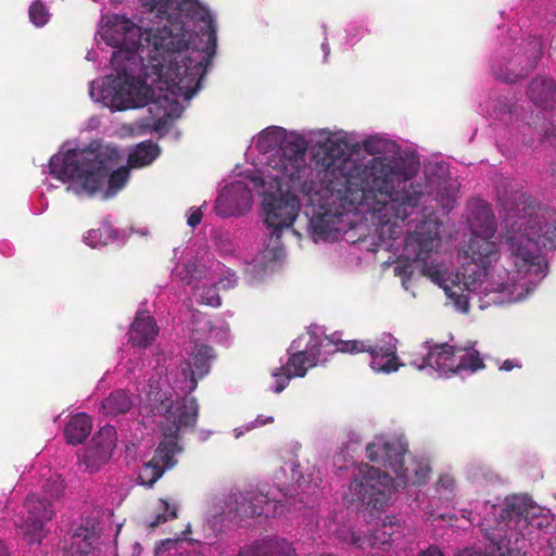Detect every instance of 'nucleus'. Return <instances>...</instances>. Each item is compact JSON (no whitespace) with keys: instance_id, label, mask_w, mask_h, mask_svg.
<instances>
[{"instance_id":"nucleus-45","label":"nucleus","mask_w":556,"mask_h":556,"mask_svg":"<svg viewBox=\"0 0 556 556\" xmlns=\"http://www.w3.org/2000/svg\"><path fill=\"white\" fill-rule=\"evenodd\" d=\"M454 485H455V481L450 475L441 476L437 482L438 490H444L450 493L453 491Z\"/></svg>"},{"instance_id":"nucleus-53","label":"nucleus","mask_w":556,"mask_h":556,"mask_svg":"<svg viewBox=\"0 0 556 556\" xmlns=\"http://www.w3.org/2000/svg\"><path fill=\"white\" fill-rule=\"evenodd\" d=\"M274 418L273 417H268V418H262V416H258L256 421L260 424V425H266L267 422H273Z\"/></svg>"},{"instance_id":"nucleus-50","label":"nucleus","mask_w":556,"mask_h":556,"mask_svg":"<svg viewBox=\"0 0 556 556\" xmlns=\"http://www.w3.org/2000/svg\"><path fill=\"white\" fill-rule=\"evenodd\" d=\"M456 305L464 312H467L468 311V307H469V303H468V300H467V296L465 295H459L456 300Z\"/></svg>"},{"instance_id":"nucleus-48","label":"nucleus","mask_w":556,"mask_h":556,"mask_svg":"<svg viewBox=\"0 0 556 556\" xmlns=\"http://www.w3.org/2000/svg\"><path fill=\"white\" fill-rule=\"evenodd\" d=\"M534 66H535V61L531 62V64H529V66L525 71L515 75L514 78L507 77V78H505V80L508 83H515V81H517V79L523 78L525 76H527L534 68Z\"/></svg>"},{"instance_id":"nucleus-32","label":"nucleus","mask_w":556,"mask_h":556,"mask_svg":"<svg viewBox=\"0 0 556 556\" xmlns=\"http://www.w3.org/2000/svg\"><path fill=\"white\" fill-rule=\"evenodd\" d=\"M111 456L112 453L108 452V447L103 450L89 444L83 455V462L87 469L94 471L108 463Z\"/></svg>"},{"instance_id":"nucleus-11","label":"nucleus","mask_w":556,"mask_h":556,"mask_svg":"<svg viewBox=\"0 0 556 556\" xmlns=\"http://www.w3.org/2000/svg\"><path fill=\"white\" fill-rule=\"evenodd\" d=\"M440 224L431 218L422 219L413 232L405 238L403 254L414 262H422V274L432 281L441 280L442 275L435 267L428 266L426 261L440 242Z\"/></svg>"},{"instance_id":"nucleus-13","label":"nucleus","mask_w":556,"mask_h":556,"mask_svg":"<svg viewBox=\"0 0 556 556\" xmlns=\"http://www.w3.org/2000/svg\"><path fill=\"white\" fill-rule=\"evenodd\" d=\"M25 509L26 515L17 527L29 545L40 544L46 536L45 525L54 515L51 501L31 494L26 498Z\"/></svg>"},{"instance_id":"nucleus-33","label":"nucleus","mask_w":556,"mask_h":556,"mask_svg":"<svg viewBox=\"0 0 556 556\" xmlns=\"http://www.w3.org/2000/svg\"><path fill=\"white\" fill-rule=\"evenodd\" d=\"M117 434L113 426L106 425L94 433L91 439L90 445L98 446L100 448L108 447V452L113 453L116 446Z\"/></svg>"},{"instance_id":"nucleus-7","label":"nucleus","mask_w":556,"mask_h":556,"mask_svg":"<svg viewBox=\"0 0 556 556\" xmlns=\"http://www.w3.org/2000/svg\"><path fill=\"white\" fill-rule=\"evenodd\" d=\"M392 477L378 468L362 464L349 484L344 501L357 509L382 510L389 501Z\"/></svg>"},{"instance_id":"nucleus-46","label":"nucleus","mask_w":556,"mask_h":556,"mask_svg":"<svg viewBox=\"0 0 556 556\" xmlns=\"http://www.w3.org/2000/svg\"><path fill=\"white\" fill-rule=\"evenodd\" d=\"M202 212L201 208H191L188 215V225L192 228H195L202 220Z\"/></svg>"},{"instance_id":"nucleus-40","label":"nucleus","mask_w":556,"mask_h":556,"mask_svg":"<svg viewBox=\"0 0 556 556\" xmlns=\"http://www.w3.org/2000/svg\"><path fill=\"white\" fill-rule=\"evenodd\" d=\"M173 2L174 0H146V5L149 7L151 12L156 11L157 16L161 17L163 24H166L168 18L180 21L179 17H174V15L168 13Z\"/></svg>"},{"instance_id":"nucleus-24","label":"nucleus","mask_w":556,"mask_h":556,"mask_svg":"<svg viewBox=\"0 0 556 556\" xmlns=\"http://www.w3.org/2000/svg\"><path fill=\"white\" fill-rule=\"evenodd\" d=\"M99 533L92 523L91 527H77L72 534V556H101V549L96 545Z\"/></svg>"},{"instance_id":"nucleus-43","label":"nucleus","mask_w":556,"mask_h":556,"mask_svg":"<svg viewBox=\"0 0 556 556\" xmlns=\"http://www.w3.org/2000/svg\"><path fill=\"white\" fill-rule=\"evenodd\" d=\"M273 375L276 378V393H280L288 386L290 379L293 377L291 372H289L288 370H280V368H278V370Z\"/></svg>"},{"instance_id":"nucleus-31","label":"nucleus","mask_w":556,"mask_h":556,"mask_svg":"<svg viewBox=\"0 0 556 556\" xmlns=\"http://www.w3.org/2000/svg\"><path fill=\"white\" fill-rule=\"evenodd\" d=\"M248 500H250L249 509L241 508V511L248 517L268 516L271 502L268 496L262 492L248 491Z\"/></svg>"},{"instance_id":"nucleus-18","label":"nucleus","mask_w":556,"mask_h":556,"mask_svg":"<svg viewBox=\"0 0 556 556\" xmlns=\"http://www.w3.org/2000/svg\"><path fill=\"white\" fill-rule=\"evenodd\" d=\"M396 340L387 336L376 342L369 340L367 352L370 355V367L377 372L390 374L396 371L402 364L396 355Z\"/></svg>"},{"instance_id":"nucleus-16","label":"nucleus","mask_w":556,"mask_h":556,"mask_svg":"<svg viewBox=\"0 0 556 556\" xmlns=\"http://www.w3.org/2000/svg\"><path fill=\"white\" fill-rule=\"evenodd\" d=\"M280 150L279 163H276L275 167L280 164L281 178H287L293 188H299L302 191L303 185H308L303 178L306 177L307 173H312V169L306 166V147L304 142L286 140Z\"/></svg>"},{"instance_id":"nucleus-44","label":"nucleus","mask_w":556,"mask_h":556,"mask_svg":"<svg viewBox=\"0 0 556 556\" xmlns=\"http://www.w3.org/2000/svg\"><path fill=\"white\" fill-rule=\"evenodd\" d=\"M542 244L544 248L553 250L556 249V222L548 226L542 236Z\"/></svg>"},{"instance_id":"nucleus-39","label":"nucleus","mask_w":556,"mask_h":556,"mask_svg":"<svg viewBox=\"0 0 556 556\" xmlns=\"http://www.w3.org/2000/svg\"><path fill=\"white\" fill-rule=\"evenodd\" d=\"M28 15L30 22L38 27L46 25L50 16L46 5L41 0H36L30 4Z\"/></svg>"},{"instance_id":"nucleus-17","label":"nucleus","mask_w":556,"mask_h":556,"mask_svg":"<svg viewBox=\"0 0 556 556\" xmlns=\"http://www.w3.org/2000/svg\"><path fill=\"white\" fill-rule=\"evenodd\" d=\"M192 365L186 362L181 369L182 380L180 390L185 393L184 397H190L198 387L199 380L203 379L211 370V362L216 358L214 349L207 344L195 343L191 352Z\"/></svg>"},{"instance_id":"nucleus-49","label":"nucleus","mask_w":556,"mask_h":556,"mask_svg":"<svg viewBox=\"0 0 556 556\" xmlns=\"http://www.w3.org/2000/svg\"><path fill=\"white\" fill-rule=\"evenodd\" d=\"M376 143V140L372 138L364 140V148L367 152L370 154H376L379 152V149H377L374 144Z\"/></svg>"},{"instance_id":"nucleus-55","label":"nucleus","mask_w":556,"mask_h":556,"mask_svg":"<svg viewBox=\"0 0 556 556\" xmlns=\"http://www.w3.org/2000/svg\"><path fill=\"white\" fill-rule=\"evenodd\" d=\"M0 556H9L7 546L0 542Z\"/></svg>"},{"instance_id":"nucleus-47","label":"nucleus","mask_w":556,"mask_h":556,"mask_svg":"<svg viewBox=\"0 0 556 556\" xmlns=\"http://www.w3.org/2000/svg\"><path fill=\"white\" fill-rule=\"evenodd\" d=\"M510 286L506 282H498L496 285L494 283H488L483 291L488 292H496V293H504L505 291H508Z\"/></svg>"},{"instance_id":"nucleus-1","label":"nucleus","mask_w":556,"mask_h":556,"mask_svg":"<svg viewBox=\"0 0 556 556\" xmlns=\"http://www.w3.org/2000/svg\"><path fill=\"white\" fill-rule=\"evenodd\" d=\"M319 182L304 184L305 214L315 240H338L356 226V212L371 213L386 247L402 233V224L417 210L424 192L408 182L417 166L375 157L361 169L343 141H327L316 153Z\"/></svg>"},{"instance_id":"nucleus-9","label":"nucleus","mask_w":556,"mask_h":556,"mask_svg":"<svg viewBox=\"0 0 556 556\" xmlns=\"http://www.w3.org/2000/svg\"><path fill=\"white\" fill-rule=\"evenodd\" d=\"M493 238L470 236L460 252L463 281L468 291L477 292L482 287L490 266L500 258V248Z\"/></svg>"},{"instance_id":"nucleus-41","label":"nucleus","mask_w":556,"mask_h":556,"mask_svg":"<svg viewBox=\"0 0 556 556\" xmlns=\"http://www.w3.org/2000/svg\"><path fill=\"white\" fill-rule=\"evenodd\" d=\"M247 497L248 491L245 493L232 494L231 498H233V502L229 508V511L233 513L235 516L241 519L249 518L248 516H245V514L241 511V508H245V510L249 509L250 500H248Z\"/></svg>"},{"instance_id":"nucleus-10","label":"nucleus","mask_w":556,"mask_h":556,"mask_svg":"<svg viewBox=\"0 0 556 556\" xmlns=\"http://www.w3.org/2000/svg\"><path fill=\"white\" fill-rule=\"evenodd\" d=\"M480 353L473 348H457L447 343L434 344L418 369L430 367L442 374H459L462 371L476 372L484 368Z\"/></svg>"},{"instance_id":"nucleus-34","label":"nucleus","mask_w":556,"mask_h":556,"mask_svg":"<svg viewBox=\"0 0 556 556\" xmlns=\"http://www.w3.org/2000/svg\"><path fill=\"white\" fill-rule=\"evenodd\" d=\"M413 475L407 467H403V473L405 476H396L397 479L402 480L405 484L424 485L428 481L430 467L424 464H415L413 468Z\"/></svg>"},{"instance_id":"nucleus-6","label":"nucleus","mask_w":556,"mask_h":556,"mask_svg":"<svg viewBox=\"0 0 556 556\" xmlns=\"http://www.w3.org/2000/svg\"><path fill=\"white\" fill-rule=\"evenodd\" d=\"M525 218L522 216L519 220L511 222L513 216L506 217L505 223L509 229L505 236V243L518 274L535 275L541 278L547 264L539 253L536 232L532 227H528L530 220L523 222Z\"/></svg>"},{"instance_id":"nucleus-28","label":"nucleus","mask_w":556,"mask_h":556,"mask_svg":"<svg viewBox=\"0 0 556 556\" xmlns=\"http://www.w3.org/2000/svg\"><path fill=\"white\" fill-rule=\"evenodd\" d=\"M134 405L131 394L124 390L118 389L112 391L101 404L103 414L111 417L126 414L130 410Z\"/></svg>"},{"instance_id":"nucleus-23","label":"nucleus","mask_w":556,"mask_h":556,"mask_svg":"<svg viewBox=\"0 0 556 556\" xmlns=\"http://www.w3.org/2000/svg\"><path fill=\"white\" fill-rule=\"evenodd\" d=\"M159 333L154 318L144 312L136 314L128 331V342L136 348L146 349L151 345Z\"/></svg>"},{"instance_id":"nucleus-30","label":"nucleus","mask_w":556,"mask_h":556,"mask_svg":"<svg viewBox=\"0 0 556 556\" xmlns=\"http://www.w3.org/2000/svg\"><path fill=\"white\" fill-rule=\"evenodd\" d=\"M316 366L315 356L308 355L306 351L296 352L290 355L287 364L280 370H288L293 377H304L308 368Z\"/></svg>"},{"instance_id":"nucleus-38","label":"nucleus","mask_w":556,"mask_h":556,"mask_svg":"<svg viewBox=\"0 0 556 556\" xmlns=\"http://www.w3.org/2000/svg\"><path fill=\"white\" fill-rule=\"evenodd\" d=\"M160 509H162V511L159 513L155 519L150 522V528L152 529L177 517L178 506L176 503H170L168 500L160 498Z\"/></svg>"},{"instance_id":"nucleus-19","label":"nucleus","mask_w":556,"mask_h":556,"mask_svg":"<svg viewBox=\"0 0 556 556\" xmlns=\"http://www.w3.org/2000/svg\"><path fill=\"white\" fill-rule=\"evenodd\" d=\"M396 532L393 531L392 523L383 522L381 526L372 530L370 534L363 532L350 531L345 541H349L352 545L359 549L377 548L387 551L391 547L395 540Z\"/></svg>"},{"instance_id":"nucleus-37","label":"nucleus","mask_w":556,"mask_h":556,"mask_svg":"<svg viewBox=\"0 0 556 556\" xmlns=\"http://www.w3.org/2000/svg\"><path fill=\"white\" fill-rule=\"evenodd\" d=\"M164 472L165 470L151 459L142 466L138 480L141 484L151 488L164 475Z\"/></svg>"},{"instance_id":"nucleus-57","label":"nucleus","mask_w":556,"mask_h":556,"mask_svg":"<svg viewBox=\"0 0 556 556\" xmlns=\"http://www.w3.org/2000/svg\"><path fill=\"white\" fill-rule=\"evenodd\" d=\"M185 282H186V285H191L192 278L191 277L185 278Z\"/></svg>"},{"instance_id":"nucleus-3","label":"nucleus","mask_w":556,"mask_h":556,"mask_svg":"<svg viewBox=\"0 0 556 556\" xmlns=\"http://www.w3.org/2000/svg\"><path fill=\"white\" fill-rule=\"evenodd\" d=\"M114 151L71 149L65 154H54L49 161L50 174L63 182L78 185L89 195L96 194L108 179L109 191H119L129 178L128 167L112 172Z\"/></svg>"},{"instance_id":"nucleus-20","label":"nucleus","mask_w":556,"mask_h":556,"mask_svg":"<svg viewBox=\"0 0 556 556\" xmlns=\"http://www.w3.org/2000/svg\"><path fill=\"white\" fill-rule=\"evenodd\" d=\"M529 505V496L514 495L506 498L504 507L501 508L497 525L503 529L508 528L522 532L528 528V521L525 519V513Z\"/></svg>"},{"instance_id":"nucleus-14","label":"nucleus","mask_w":556,"mask_h":556,"mask_svg":"<svg viewBox=\"0 0 556 556\" xmlns=\"http://www.w3.org/2000/svg\"><path fill=\"white\" fill-rule=\"evenodd\" d=\"M367 457L375 463H379L386 468H390L395 476H405L403 473L404 458L408 452L407 441L403 437L376 438L366 447Z\"/></svg>"},{"instance_id":"nucleus-12","label":"nucleus","mask_w":556,"mask_h":556,"mask_svg":"<svg viewBox=\"0 0 556 556\" xmlns=\"http://www.w3.org/2000/svg\"><path fill=\"white\" fill-rule=\"evenodd\" d=\"M265 224L270 229V237L280 239L282 230L290 228L300 212V201L296 195L287 192L280 194L266 193L263 198Z\"/></svg>"},{"instance_id":"nucleus-27","label":"nucleus","mask_w":556,"mask_h":556,"mask_svg":"<svg viewBox=\"0 0 556 556\" xmlns=\"http://www.w3.org/2000/svg\"><path fill=\"white\" fill-rule=\"evenodd\" d=\"M92 420L89 415L79 413L71 417L64 428V437L68 444H81L90 434Z\"/></svg>"},{"instance_id":"nucleus-4","label":"nucleus","mask_w":556,"mask_h":556,"mask_svg":"<svg viewBox=\"0 0 556 556\" xmlns=\"http://www.w3.org/2000/svg\"><path fill=\"white\" fill-rule=\"evenodd\" d=\"M178 13L173 14L179 17L184 25L186 46L173 54L179 55V65L184 62L181 59L191 60L192 64H199V70L194 75H186L185 83L178 90L189 89L198 75L207 66L211 59L215 55L217 46L216 26L211 12L198 0H181L178 3Z\"/></svg>"},{"instance_id":"nucleus-56","label":"nucleus","mask_w":556,"mask_h":556,"mask_svg":"<svg viewBox=\"0 0 556 556\" xmlns=\"http://www.w3.org/2000/svg\"><path fill=\"white\" fill-rule=\"evenodd\" d=\"M539 46H540V45H539L538 42H535V43L533 45V49H534V52H535V56H534V59H535V60H536V59H539V58L541 56V49H539V48H538Z\"/></svg>"},{"instance_id":"nucleus-2","label":"nucleus","mask_w":556,"mask_h":556,"mask_svg":"<svg viewBox=\"0 0 556 556\" xmlns=\"http://www.w3.org/2000/svg\"><path fill=\"white\" fill-rule=\"evenodd\" d=\"M184 30L178 20L168 18L166 24L156 29H143L128 17L115 14L109 17L103 27L102 38L117 49L113 52L112 65L119 62L140 63L147 77L156 76L173 87H180L186 75L197 74L200 65H193L188 59H181L184 64L179 65V55L173 54L186 46Z\"/></svg>"},{"instance_id":"nucleus-26","label":"nucleus","mask_w":556,"mask_h":556,"mask_svg":"<svg viewBox=\"0 0 556 556\" xmlns=\"http://www.w3.org/2000/svg\"><path fill=\"white\" fill-rule=\"evenodd\" d=\"M528 94L536 106L547 109L556 102V84L551 78L536 77L531 81Z\"/></svg>"},{"instance_id":"nucleus-22","label":"nucleus","mask_w":556,"mask_h":556,"mask_svg":"<svg viewBox=\"0 0 556 556\" xmlns=\"http://www.w3.org/2000/svg\"><path fill=\"white\" fill-rule=\"evenodd\" d=\"M471 236L494 237L496 222L490 205L483 200L471 202L468 213Z\"/></svg>"},{"instance_id":"nucleus-5","label":"nucleus","mask_w":556,"mask_h":556,"mask_svg":"<svg viewBox=\"0 0 556 556\" xmlns=\"http://www.w3.org/2000/svg\"><path fill=\"white\" fill-rule=\"evenodd\" d=\"M155 415L165 419L160 422L163 440L159 443L152 460L164 470L175 466V456L181 451L178 443L182 428H192L197 424L199 405L195 397H180L176 402L165 397L154 407Z\"/></svg>"},{"instance_id":"nucleus-36","label":"nucleus","mask_w":556,"mask_h":556,"mask_svg":"<svg viewBox=\"0 0 556 556\" xmlns=\"http://www.w3.org/2000/svg\"><path fill=\"white\" fill-rule=\"evenodd\" d=\"M228 286H231L230 279H220L217 282V285L203 287L201 295H200L201 303L208 305V306H213V307L219 306L222 304V300L218 294V290L222 288H226Z\"/></svg>"},{"instance_id":"nucleus-42","label":"nucleus","mask_w":556,"mask_h":556,"mask_svg":"<svg viewBox=\"0 0 556 556\" xmlns=\"http://www.w3.org/2000/svg\"><path fill=\"white\" fill-rule=\"evenodd\" d=\"M541 507L535 505L533 503V501L529 497V505L527 507V511L525 513V519L528 521V527L529 526H536V527H541V523L538 522L536 525H534L535 520L540 517L541 515Z\"/></svg>"},{"instance_id":"nucleus-54","label":"nucleus","mask_w":556,"mask_h":556,"mask_svg":"<svg viewBox=\"0 0 556 556\" xmlns=\"http://www.w3.org/2000/svg\"><path fill=\"white\" fill-rule=\"evenodd\" d=\"M62 493V484L61 483H58L56 484V489H55V493L54 494H51V497H55L58 498L60 496V494Z\"/></svg>"},{"instance_id":"nucleus-51","label":"nucleus","mask_w":556,"mask_h":556,"mask_svg":"<svg viewBox=\"0 0 556 556\" xmlns=\"http://www.w3.org/2000/svg\"><path fill=\"white\" fill-rule=\"evenodd\" d=\"M521 367V365L515 363L514 361H510V359H506L502 366L500 367L501 370H505V371H509L514 368H519Z\"/></svg>"},{"instance_id":"nucleus-21","label":"nucleus","mask_w":556,"mask_h":556,"mask_svg":"<svg viewBox=\"0 0 556 556\" xmlns=\"http://www.w3.org/2000/svg\"><path fill=\"white\" fill-rule=\"evenodd\" d=\"M181 111V105L174 93L159 97V99L149 106V112L154 118L152 125L153 130L155 132L165 131L169 125L180 116Z\"/></svg>"},{"instance_id":"nucleus-8","label":"nucleus","mask_w":556,"mask_h":556,"mask_svg":"<svg viewBox=\"0 0 556 556\" xmlns=\"http://www.w3.org/2000/svg\"><path fill=\"white\" fill-rule=\"evenodd\" d=\"M134 63L119 62L113 65L116 77L102 86L101 98L112 111H126L146 105L148 85L134 75Z\"/></svg>"},{"instance_id":"nucleus-15","label":"nucleus","mask_w":556,"mask_h":556,"mask_svg":"<svg viewBox=\"0 0 556 556\" xmlns=\"http://www.w3.org/2000/svg\"><path fill=\"white\" fill-rule=\"evenodd\" d=\"M280 150L279 163H276L275 167L280 164L281 178H287L293 188H299L302 191L303 185H308L303 178L306 177L307 173H312V169L306 166V147L304 142L286 140Z\"/></svg>"},{"instance_id":"nucleus-29","label":"nucleus","mask_w":556,"mask_h":556,"mask_svg":"<svg viewBox=\"0 0 556 556\" xmlns=\"http://www.w3.org/2000/svg\"><path fill=\"white\" fill-rule=\"evenodd\" d=\"M160 154V148L152 141L139 143L128 156V166L140 168L150 165Z\"/></svg>"},{"instance_id":"nucleus-25","label":"nucleus","mask_w":556,"mask_h":556,"mask_svg":"<svg viewBox=\"0 0 556 556\" xmlns=\"http://www.w3.org/2000/svg\"><path fill=\"white\" fill-rule=\"evenodd\" d=\"M238 556H295V549L285 539H264L244 546Z\"/></svg>"},{"instance_id":"nucleus-35","label":"nucleus","mask_w":556,"mask_h":556,"mask_svg":"<svg viewBox=\"0 0 556 556\" xmlns=\"http://www.w3.org/2000/svg\"><path fill=\"white\" fill-rule=\"evenodd\" d=\"M329 341L336 346L334 352L358 354L367 352L369 340H336L334 334Z\"/></svg>"},{"instance_id":"nucleus-52","label":"nucleus","mask_w":556,"mask_h":556,"mask_svg":"<svg viewBox=\"0 0 556 556\" xmlns=\"http://www.w3.org/2000/svg\"><path fill=\"white\" fill-rule=\"evenodd\" d=\"M418 556H444V555L438 548L429 547L427 551L419 553Z\"/></svg>"}]
</instances>
